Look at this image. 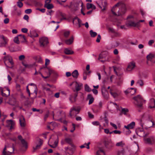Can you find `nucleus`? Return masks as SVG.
<instances>
[{
  "label": "nucleus",
  "instance_id": "nucleus-43",
  "mask_svg": "<svg viewBox=\"0 0 155 155\" xmlns=\"http://www.w3.org/2000/svg\"><path fill=\"white\" fill-rule=\"evenodd\" d=\"M65 141L66 143L70 144L71 143L72 140L71 138H66L65 139Z\"/></svg>",
  "mask_w": 155,
  "mask_h": 155
},
{
  "label": "nucleus",
  "instance_id": "nucleus-60",
  "mask_svg": "<svg viewBox=\"0 0 155 155\" xmlns=\"http://www.w3.org/2000/svg\"><path fill=\"white\" fill-rule=\"evenodd\" d=\"M51 125H52L54 127H55L57 126V124L55 122H51L50 123Z\"/></svg>",
  "mask_w": 155,
  "mask_h": 155
},
{
  "label": "nucleus",
  "instance_id": "nucleus-56",
  "mask_svg": "<svg viewBox=\"0 0 155 155\" xmlns=\"http://www.w3.org/2000/svg\"><path fill=\"white\" fill-rule=\"evenodd\" d=\"M49 115V112H48L44 116V119L45 120H46L47 118L48 117Z\"/></svg>",
  "mask_w": 155,
  "mask_h": 155
},
{
  "label": "nucleus",
  "instance_id": "nucleus-30",
  "mask_svg": "<svg viewBox=\"0 0 155 155\" xmlns=\"http://www.w3.org/2000/svg\"><path fill=\"white\" fill-rule=\"evenodd\" d=\"M101 91L102 93V94H103V92L104 91L105 94H106L105 96V98H107L108 96V94L107 91L105 89V88L104 87H103L101 89Z\"/></svg>",
  "mask_w": 155,
  "mask_h": 155
},
{
  "label": "nucleus",
  "instance_id": "nucleus-39",
  "mask_svg": "<svg viewBox=\"0 0 155 155\" xmlns=\"http://www.w3.org/2000/svg\"><path fill=\"white\" fill-rule=\"evenodd\" d=\"M90 32L91 35L92 37H95L97 35V33L95 32H94L92 30H91Z\"/></svg>",
  "mask_w": 155,
  "mask_h": 155
},
{
  "label": "nucleus",
  "instance_id": "nucleus-42",
  "mask_svg": "<svg viewBox=\"0 0 155 155\" xmlns=\"http://www.w3.org/2000/svg\"><path fill=\"white\" fill-rule=\"evenodd\" d=\"M128 112V110L127 108H122L121 110V113L124 114H126Z\"/></svg>",
  "mask_w": 155,
  "mask_h": 155
},
{
  "label": "nucleus",
  "instance_id": "nucleus-17",
  "mask_svg": "<svg viewBox=\"0 0 155 155\" xmlns=\"http://www.w3.org/2000/svg\"><path fill=\"white\" fill-rule=\"evenodd\" d=\"M135 126V123L134 122H132L127 126H124V127L127 129H132Z\"/></svg>",
  "mask_w": 155,
  "mask_h": 155
},
{
  "label": "nucleus",
  "instance_id": "nucleus-27",
  "mask_svg": "<svg viewBox=\"0 0 155 155\" xmlns=\"http://www.w3.org/2000/svg\"><path fill=\"white\" fill-rule=\"evenodd\" d=\"M22 147L27 149L28 147L27 143V142L24 140H22L21 141Z\"/></svg>",
  "mask_w": 155,
  "mask_h": 155
},
{
  "label": "nucleus",
  "instance_id": "nucleus-52",
  "mask_svg": "<svg viewBox=\"0 0 155 155\" xmlns=\"http://www.w3.org/2000/svg\"><path fill=\"white\" fill-rule=\"evenodd\" d=\"M110 124L115 129H117V125L113 123L112 122H110Z\"/></svg>",
  "mask_w": 155,
  "mask_h": 155
},
{
  "label": "nucleus",
  "instance_id": "nucleus-47",
  "mask_svg": "<svg viewBox=\"0 0 155 155\" xmlns=\"http://www.w3.org/2000/svg\"><path fill=\"white\" fill-rule=\"evenodd\" d=\"M31 12H32V11H31V9H26L25 11V12L26 14H30V13H31Z\"/></svg>",
  "mask_w": 155,
  "mask_h": 155
},
{
  "label": "nucleus",
  "instance_id": "nucleus-63",
  "mask_svg": "<svg viewBox=\"0 0 155 155\" xmlns=\"http://www.w3.org/2000/svg\"><path fill=\"white\" fill-rule=\"evenodd\" d=\"M18 36L20 37V38H23L24 40H25V37L24 35H18Z\"/></svg>",
  "mask_w": 155,
  "mask_h": 155
},
{
  "label": "nucleus",
  "instance_id": "nucleus-8",
  "mask_svg": "<svg viewBox=\"0 0 155 155\" xmlns=\"http://www.w3.org/2000/svg\"><path fill=\"white\" fill-rule=\"evenodd\" d=\"M4 63L7 67H9L7 64L8 61L11 65H12L13 64V62L12 58V57L9 55H7L5 56L4 58Z\"/></svg>",
  "mask_w": 155,
  "mask_h": 155
},
{
  "label": "nucleus",
  "instance_id": "nucleus-41",
  "mask_svg": "<svg viewBox=\"0 0 155 155\" xmlns=\"http://www.w3.org/2000/svg\"><path fill=\"white\" fill-rule=\"evenodd\" d=\"M53 72H54V71L53 70H51V69H49V70H48V72H49V75L48 76H46V77H44V76L43 77V78H44V79H47V78H48L49 77L50 74L51 73H53Z\"/></svg>",
  "mask_w": 155,
  "mask_h": 155
},
{
  "label": "nucleus",
  "instance_id": "nucleus-38",
  "mask_svg": "<svg viewBox=\"0 0 155 155\" xmlns=\"http://www.w3.org/2000/svg\"><path fill=\"white\" fill-rule=\"evenodd\" d=\"M7 91H8V94H5L3 93L2 91V95L3 96L7 97L8 96H9L10 94V90L8 89V88L7 87L6 88Z\"/></svg>",
  "mask_w": 155,
  "mask_h": 155
},
{
  "label": "nucleus",
  "instance_id": "nucleus-50",
  "mask_svg": "<svg viewBox=\"0 0 155 155\" xmlns=\"http://www.w3.org/2000/svg\"><path fill=\"white\" fill-rule=\"evenodd\" d=\"M101 39V36L100 35H98L96 39V41L97 42H100Z\"/></svg>",
  "mask_w": 155,
  "mask_h": 155
},
{
  "label": "nucleus",
  "instance_id": "nucleus-21",
  "mask_svg": "<svg viewBox=\"0 0 155 155\" xmlns=\"http://www.w3.org/2000/svg\"><path fill=\"white\" fill-rule=\"evenodd\" d=\"M71 75L73 78L76 79L79 76V73L77 70H74L72 73Z\"/></svg>",
  "mask_w": 155,
  "mask_h": 155
},
{
  "label": "nucleus",
  "instance_id": "nucleus-49",
  "mask_svg": "<svg viewBox=\"0 0 155 155\" xmlns=\"http://www.w3.org/2000/svg\"><path fill=\"white\" fill-rule=\"evenodd\" d=\"M23 18L25 20H26L27 22L28 21L29 17L28 15H25L24 16Z\"/></svg>",
  "mask_w": 155,
  "mask_h": 155
},
{
  "label": "nucleus",
  "instance_id": "nucleus-3",
  "mask_svg": "<svg viewBox=\"0 0 155 155\" xmlns=\"http://www.w3.org/2000/svg\"><path fill=\"white\" fill-rule=\"evenodd\" d=\"M58 137L56 135L52 136L50 137L48 143L50 147L55 148L58 146Z\"/></svg>",
  "mask_w": 155,
  "mask_h": 155
},
{
  "label": "nucleus",
  "instance_id": "nucleus-12",
  "mask_svg": "<svg viewBox=\"0 0 155 155\" xmlns=\"http://www.w3.org/2000/svg\"><path fill=\"white\" fill-rule=\"evenodd\" d=\"M98 5L102 10H105L107 5V3L106 0H102L100 3Z\"/></svg>",
  "mask_w": 155,
  "mask_h": 155
},
{
  "label": "nucleus",
  "instance_id": "nucleus-2",
  "mask_svg": "<svg viewBox=\"0 0 155 155\" xmlns=\"http://www.w3.org/2000/svg\"><path fill=\"white\" fill-rule=\"evenodd\" d=\"M133 99L135 101L134 104L137 108L139 109H142L143 108V104L145 103L146 101L143 99L141 95H137L134 97Z\"/></svg>",
  "mask_w": 155,
  "mask_h": 155
},
{
  "label": "nucleus",
  "instance_id": "nucleus-40",
  "mask_svg": "<svg viewBox=\"0 0 155 155\" xmlns=\"http://www.w3.org/2000/svg\"><path fill=\"white\" fill-rule=\"evenodd\" d=\"M137 83L140 86H143L144 85L143 81L141 79L138 80L137 82Z\"/></svg>",
  "mask_w": 155,
  "mask_h": 155
},
{
  "label": "nucleus",
  "instance_id": "nucleus-29",
  "mask_svg": "<svg viewBox=\"0 0 155 155\" xmlns=\"http://www.w3.org/2000/svg\"><path fill=\"white\" fill-rule=\"evenodd\" d=\"M64 52L66 54H72L73 53L72 51L68 48H65L64 50Z\"/></svg>",
  "mask_w": 155,
  "mask_h": 155
},
{
  "label": "nucleus",
  "instance_id": "nucleus-44",
  "mask_svg": "<svg viewBox=\"0 0 155 155\" xmlns=\"http://www.w3.org/2000/svg\"><path fill=\"white\" fill-rule=\"evenodd\" d=\"M14 42L17 44H19L20 41L19 40V38L18 36H16L14 38Z\"/></svg>",
  "mask_w": 155,
  "mask_h": 155
},
{
  "label": "nucleus",
  "instance_id": "nucleus-13",
  "mask_svg": "<svg viewBox=\"0 0 155 155\" xmlns=\"http://www.w3.org/2000/svg\"><path fill=\"white\" fill-rule=\"evenodd\" d=\"M127 26H132L135 27L138 26L139 22H135L133 21H128L126 23Z\"/></svg>",
  "mask_w": 155,
  "mask_h": 155
},
{
  "label": "nucleus",
  "instance_id": "nucleus-62",
  "mask_svg": "<svg viewBox=\"0 0 155 155\" xmlns=\"http://www.w3.org/2000/svg\"><path fill=\"white\" fill-rule=\"evenodd\" d=\"M37 9L40 11L41 12H42L43 13L45 12V8L40 9L38 8H37Z\"/></svg>",
  "mask_w": 155,
  "mask_h": 155
},
{
  "label": "nucleus",
  "instance_id": "nucleus-32",
  "mask_svg": "<svg viewBox=\"0 0 155 155\" xmlns=\"http://www.w3.org/2000/svg\"><path fill=\"white\" fill-rule=\"evenodd\" d=\"M90 144V142H88L87 143H85L84 145H82L80 146V147L81 148H83L85 147L84 145L86 146V147L87 149H89L90 147L89 146V144Z\"/></svg>",
  "mask_w": 155,
  "mask_h": 155
},
{
  "label": "nucleus",
  "instance_id": "nucleus-51",
  "mask_svg": "<svg viewBox=\"0 0 155 155\" xmlns=\"http://www.w3.org/2000/svg\"><path fill=\"white\" fill-rule=\"evenodd\" d=\"M45 65H47L49 64L50 63V60L47 58H46L45 60Z\"/></svg>",
  "mask_w": 155,
  "mask_h": 155
},
{
  "label": "nucleus",
  "instance_id": "nucleus-48",
  "mask_svg": "<svg viewBox=\"0 0 155 155\" xmlns=\"http://www.w3.org/2000/svg\"><path fill=\"white\" fill-rule=\"evenodd\" d=\"M154 42V40H150L148 42V44L149 46H151L152 44H153Z\"/></svg>",
  "mask_w": 155,
  "mask_h": 155
},
{
  "label": "nucleus",
  "instance_id": "nucleus-16",
  "mask_svg": "<svg viewBox=\"0 0 155 155\" xmlns=\"http://www.w3.org/2000/svg\"><path fill=\"white\" fill-rule=\"evenodd\" d=\"M75 83L76 84L75 89L74 91H76L77 92L81 90V87L82 86L83 84L81 83H78L77 82H75Z\"/></svg>",
  "mask_w": 155,
  "mask_h": 155
},
{
  "label": "nucleus",
  "instance_id": "nucleus-7",
  "mask_svg": "<svg viewBox=\"0 0 155 155\" xmlns=\"http://www.w3.org/2000/svg\"><path fill=\"white\" fill-rule=\"evenodd\" d=\"M8 41L7 38L3 35H0V47L5 46Z\"/></svg>",
  "mask_w": 155,
  "mask_h": 155
},
{
  "label": "nucleus",
  "instance_id": "nucleus-36",
  "mask_svg": "<svg viewBox=\"0 0 155 155\" xmlns=\"http://www.w3.org/2000/svg\"><path fill=\"white\" fill-rule=\"evenodd\" d=\"M125 144L124 142L121 141L117 143L116 145L117 147H123L124 145Z\"/></svg>",
  "mask_w": 155,
  "mask_h": 155
},
{
  "label": "nucleus",
  "instance_id": "nucleus-24",
  "mask_svg": "<svg viewBox=\"0 0 155 155\" xmlns=\"http://www.w3.org/2000/svg\"><path fill=\"white\" fill-rule=\"evenodd\" d=\"M92 8L93 9H96V7L93 4L91 3H87V10H89L90 8Z\"/></svg>",
  "mask_w": 155,
  "mask_h": 155
},
{
  "label": "nucleus",
  "instance_id": "nucleus-55",
  "mask_svg": "<svg viewBox=\"0 0 155 155\" xmlns=\"http://www.w3.org/2000/svg\"><path fill=\"white\" fill-rule=\"evenodd\" d=\"M25 56L24 55H21L19 57V59L20 60H22L24 59Z\"/></svg>",
  "mask_w": 155,
  "mask_h": 155
},
{
  "label": "nucleus",
  "instance_id": "nucleus-25",
  "mask_svg": "<svg viewBox=\"0 0 155 155\" xmlns=\"http://www.w3.org/2000/svg\"><path fill=\"white\" fill-rule=\"evenodd\" d=\"M155 58V55L151 53L149 54L147 56V60L150 61Z\"/></svg>",
  "mask_w": 155,
  "mask_h": 155
},
{
  "label": "nucleus",
  "instance_id": "nucleus-26",
  "mask_svg": "<svg viewBox=\"0 0 155 155\" xmlns=\"http://www.w3.org/2000/svg\"><path fill=\"white\" fill-rule=\"evenodd\" d=\"M64 16H65V14L60 11L58 12L56 15V17L58 18H59L60 17H62Z\"/></svg>",
  "mask_w": 155,
  "mask_h": 155
},
{
  "label": "nucleus",
  "instance_id": "nucleus-57",
  "mask_svg": "<svg viewBox=\"0 0 155 155\" xmlns=\"http://www.w3.org/2000/svg\"><path fill=\"white\" fill-rule=\"evenodd\" d=\"M92 91L93 93L95 94H97L98 93V91L96 89H92Z\"/></svg>",
  "mask_w": 155,
  "mask_h": 155
},
{
  "label": "nucleus",
  "instance_id": "nucleus-4",
  "mask_svg": "<svg viewBox=\"0 0 155 155\" xmlns=\"http://www.w3.org/2000/svg\"><path fill=\"white\" fill-rule=\"evenodd\" d=\"M83 3L81 1L76 2L74 3L71 2L69 8L72 12H75L78 10L80 6H82Z\"/></svg>",
  "mask_w": 155,
  "mask_h": 155
},
{
  "label": "nucleus",
  "instance_id": "nucleus-22",
  "mask_svg": "<svg viewBox=\"0 0 155 155\" xmlns=\"http://www.w3.org/2000/svg\"><path fill=\"white\" fill-rule=\"evenodd\" d=\"M74 41V38L72 36L70 39H67L65 41V43L68 45H70Z\"/></svg>",
  "mask_w": 155,
  "mask_h": 155
},
{
  "label": "nucleus",
  "instance_id": "nucleus-58",
  "mask_svg": "<svg viewBox=\"0 0 155 155\" xmlns=\"http://www.w3.org/2000/svg\"><path fill=\"white\" fill-rule=\"evenodd\" d=\"M113 132H114V133L115 134H120L121 132L119 130H114L113 131Z\"/></svg>",
  "mask_w": 155,
  "mask_h": 155
},
{
  "label": "nucleus",
  "instance_id": "nucleus-46",
  "mask_svg": "<svg viewBox=\"0 0 155 155\" xmlns=\"http://www.w3.org/2000/svg\"><path fill=\"white\" fill-rule=\"evenodd\" d=\"M17 5L19 7L21 8L23 6V4L21 2H17Z\"/></svg>",
  "mask_w": 155,
  "mask_h": 155
},
{
  "label": "nucleus",
  "instance_id": "nucleus-23",
  "mask_svg": "<svg viewBox=\"0 0 155 155\" xmlns=\"http://www.w3.org/2000/svg\"><path fill=\"white\" fill-rule=\"evenodd\" d=\"M129 153V151H125L124 150L119 151L117 153V155H127Z\"/></svg>",
  "mask_w": 155,
  "mask_h": 155
},
{
  "label": "nucleus",
  "instance_id": "nucleus-35",
  "mask_svg": "<svg viewBox=\"0 0 155 155\" xmlns=\"http://www.w3.org/2000/svg\"><path fill=\"white\" fill-rule=\"evenodd\" d=\"M85 90L88 92H90L91 90L90 88L89 87L87 84H85L84 86Z\"/></svg>",
  "mask_w": 155,
  "mask_h": 155
},
{
  "label": "nucleus",
  "instance_id": "nucleus-20",
  "mask_svg": "<svg viewBox=\"0 0 155 155\" xmlns=\"http://www.w3.org/2000/svg\"><path fill=\"white\" fill-rule=\"evenodd\" d=\"M87 98L89 99V104L90 105L92 104L94 102V99L92 97V95L91 94H88L87 96Z\"/></svg>",
  "mask_w": 155,
  "mask_h": 155
},
{
  "label": "nucleus",
  "instance_id": "nucleus-59",
  "mask_svg": "<svg viewBox=\"0 0 155 155\" xmlns=\"http://www.w3.org/2000/svg\"><path fill=\"white\" fill-rule=\"evenodd\" d=\"M66 75L67 77H69L71 75V74L69 72H66Z\"/></svg>",
  "mask_w": 155,
  "mask_h": 155
},
{
  "label": "nucleus",
  "instance_id": "nucleus-61",
  "mask_svg": "<svg viewBox=\"0 0 155 155\" xmlns=\"http://www.w3.org/2000/svg\"><path fill=\"white\" fill-rule=\"evenodd\" d=\"M72 125L73 126V129L70 130L71 132H73L75 129V125L74 124H73Z\"/></svg>",
  "mask_w": 155,
  "mask_h": 155
},
{
  "label": "nucleus",
  "instance_id": "nucleus-64",
  "mask_svg": "<svg viewBox=\"0 0 155 155\" xmlns=\"http://www.w3.org/2000/svg\"><path fill=\"white\" fill-rule=\"evenodd\" d=\"M114 53L115 54H117L118 53V51L117 49H115L114 51Z\"/></svg>",
  "mask_w": 155,
  "mask_h": 155
},
{
  "label": "nucleus",
  "instance_id": "nucleus-37",
  "mask_svg": "<svg viewBox=\"0 0 155 155\" xmlns=\"http://www.w3.org/2000/svg\"><path fill=\"white\" fill-rule=\"evenodd\" d=\"M92 124L94 125L99 126L100 127V129H101V127L99 122L97 121H93L92 122Z\"/></svg>",
  "mask_w": 155,
  "mask_h": 155
},
{
  "label": "nucleus",
  "instance_id": "nucleus-19",
  "mask_svg": "<svg viewBox=\"0 0 155 155\" xmlns=\"http://www.w3.org/2000/svg\"><path fill=\"white\" fill-rule=\"evenodd\" d=\"M135 67V64L134 63H131L129 64L128 65L127 70L128 71L132 70Z\"/></svg>",
  "mask_w": 155,
  "mask_h": 155
},
{
  "label": "nucleus",
  "instance_id": "nucleus-5",
  "mask_svg": "<svg viewBox=\"0 0 155 155\" xmlns=\"http://www.w3.org/2000/svg\"><path fill=\"white\" fill-rule=\"evenodd\" d=\"M80 109L78 107H72L70 110L69 115L70 116L72 117L73 116H74L78 114L79 112Z\"/></svg>",
  "mask_w": 155,
  "mask_h": 155
},
{
  "label": "nucleus",
  "instance_id": "nucleus-28",
  "mask_svg": "<svg viewBox=\"0 0 155 155\" xmlns=\"http://www.w3.org/2000/svg\"><path fill=\"white\" fill-rule=\"evenodd\" d=\"M43 143V140H42L39 139V143L38 144H37L35 148H34V150H36L38 149L42 145Z\"/></svg>",
  "mask_w": 155,
  "mask_h": 155
},
{
  "label": "nucleus",
  "instance_id": "nucleus-15",
  "mask_svg": "<svg viewBox=\"0 0 155 155\" xmlns=\"http://www.w3.org/2000/svg\"><path fill=\"white\" fill-rule=\"evenodd\" d=\"M155 107V100L152 98L150 100L148 108L149 109H152Z\"/></svg>",
  "mask_w": 155,
  "mask_h": 155
},
{
  "label": "nucleus",
  "instance_id": "nucleus-45",
  "mask_svg": "<svg viewBox=\"0 0 155 155\" xmlns=\"http://www.w3.org/2000/svg\"><path fill=\"white\" fill-rule=\"evenodd\" d=\"M70 33V32L69 31H65L64 32V36L66 37H68Z\"/></svg>",
  "mask_w": 155,
  "mask_h": 155
},
{
  "label": "nucleus",
  "instance_id": "nucleus-1",
  "mask_svg": "<svg viewBox=\"0 0 155 155\" xmlns=\"http://www.w3.org/2000/svg\"><path fill=\"white\" fill-rule=\"evenodd\" d=\"M126 10V5L123 2H120L114 6L111 11L114 15L120 16L125 14Z\"/></svg>",
  "mask_w": 155,
  "mask_h": 155
},
{
  "label": "nucleus",
  "instance_id": "nucleus-53",
  "mask_svg": "<svg viewBox=\"0 0 155 155\" xmlns=\"http://www.w3.org/2000/svg\"><path fill=\"white\" fill-rule=\"evenodd\" d=\"M21 31L22 32L25 33H27L28 31V29L26 28H23L21 29Z\"/></svg>",
  "mask_w": 155,
  "mask_h": 155
},
{
  "label": "nucleus",
  "instance_id": "nucleus-33",
  "mask_svg": "<svg viewBox=\"0 0 155 155\" xmlns=\"http://www.w3.org/2000/svg\"><path fill=\"white\" fill-rule=\"evenodd\" d=\"M96 155H105V154L103 150H100L97 151Z\"/></svg>",
  "mask_w": 155,
  "mask_h": 155
},
{
  "label": "nucleus",
  "instance_id": "nucleus-11",
  "mask_svg": "<svg viewBox=\"0 0 155 155\" xmlns=\"http://www.w3.org/2000/svg\"><path fill=\"white\" fill-rule=\"evenodd\" d=\"M51 0H45L44 7L48 9H51L54 8V6L52 4H50Z\"/></svg>",
  "mask_w": 155,
  "mask_h": 155
},
{
  "label": "nucleus",
  "instance_id": "nucleus-14",
  "mask_svg": "<svg viewBox=\"0 0 155 155\" xmlns=\"http://www.w3.org/2000/svg\"><path fill=\"white\" fill-rule=\"evenodd\" d=\"M19 121L20 126L22 127H24L25 126L26 123L25 119L23 116H21L20 117Z\"/></svg>",
  "mask_w": 155,
  "mask_h": 155
},
{
  "label": "nucleus",
  "instance_id": "nucleus-9",
  "mask_svg": "<svg viewBox=\"0 0 155 155\" xmlns=\"http://www.w3.org/2000/svg\"><path fill=\"white\" fill-rule=\"evenodd\" d=\"M39 43L41 46L44 47L48 43V38L43 37L40 38Z\"/></svg>",
  "mask_w": 155,
  "mask_h": 155
},
{
  "label": "nucleus",
  "instance_id": "nucleus-6",
  "mask_svg": "<svg viewBox=\"0 0 155 155\" xmlns=\"http://www.w3.org/2000/svg\"><path fill=\"white\" fill-rule=\"evenodd\" d=\"M143 140L146 143L153 144L155 143V137L152 136L149 138L144 137Z\"/></svg>",
  "mask_w": 155,
  "mask_h": 155
},
{
  "label": "nucleus",
  "instance_id": "nucleus-31",
  "mask_svg": "<svg viewBox=\"0 0 155 155\" xmlns=\"http://www.w3.org/2000/svg\"><path fill=\"white\" fill-rule=\"evenodd\" d=\"M110 93L111 95L114 98L117 97L119 95L116 92H112L111 89L110 90Z\"/></svg>",
  "mask_w": 155,
  "mask_h": 155
},
{
  "label": "nucleus",
  "instance_id": "nucleus-18",
  "mask_svg": "<svg viewBox=\"0 0 155 155\" xmlns=\"http://www.w3.org/2000/svg\"><path fill=\"white\" fill-rule=\"evenodd\" d=\"M77 20V21L78 22L79 25V27L80 28L81 27L82 25H84V24H83L81 23L82 21L81 20H80L79 18L77 17H75L73 19V24L74 23V21L75 20Z\"/></svg>",
  "mask_w": 155,
  "mask_h": 155
},
{
  "label": "nucleus",
  "instance_id": "nucleus-54",
  "mask_svg": "<svg viewBox=\"0 0 155 155\" xmlns=\"http://www.w3.org/2000/svg\"><path fill=\"white\" fill-rule=\"evenodd\" d=\"M9 22V19L8 18H6L4 20V22L5 24H8Z\"/></svg>",
  "mask_w": 155,
  "mask_h": 155
},
{
  "label": "nucleus",
  "instance_id": "nucleus-34",
  "mask_svg": "<svg viewBox=\"0 0 155 155\" xmlns=\"http://www.w3.org/2000/svg\"><path fill=\"white\" fill-rule=\"evenodd\" d=\"M7 123L8 124V126H10L12 124H15V123L12 120H9L7 121Z\"/></svg>",
  "mask_w": 155,
  "mask_h": 155
},
{
  "label": "nucleus",
  "instance_id": "nucleus-10",
  "mask_svg": "<svg viewBox=\"0 0 155 155\" xmlns=\"http://www.w3.org/2000/svg\"><path fill=\"white\" fill-rule=\"evenodd\" d=\"M9 148V147L7 146H5L4 148L3 151V154L4 155H10L12 153H13L14 151V147L13 145L12 144L11 148L12 149V152H10L9 150H6L7 148Z\"/></svg>",
  "mask_w": 155,
  "mask_h": 155
}]
</instances>
